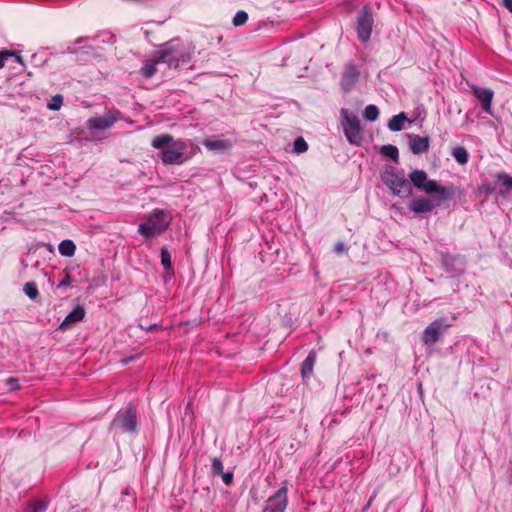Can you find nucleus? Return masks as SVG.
<instances>
[{"mask_svg": "<svg viewBox=\"0 0 512 512\" xmlns=\"http://www.w3.org/2000/svg\"><path fill=\"white\" fill-rule=\"evenodd\" d=\"M450 327L444 318H439L431 322L422 333V341L426 345H431L439 341L442 333Z\"/></svg>", "mask_w": 512, "mask_h": 512, "instance_id": "6e6552de", "label": "nucleus"}, {"mask_svg": "<svg viewBox=\"0 0 512 512\" xmlns=\"http://www.w3.org/2000/svg\"><path fill=\"white\" fill-rule=\"evenodd\" d=\"M431 196L432 198H426L423 196L413 198L408 204L409 210L415 214L429 213L446 201L440 200L438 198V194H433Z\"/></svg>", "mask_w": 512, "mask_h": 512, "instance_id": "0eeeda50", "label": "nucleus"}, {"mask_svg": "<svg viewBox=\"0 0 512 512\" xmlns=\"http://www.w3.org/2000/svg\"><path fill=\"white\" fill-rule=\"evenodd\" d=\"M340 115L341 126L349 143L357 146L361 145L363 141V135L362 127L358 116L351 113L346 108L341 109Z\"/></svg>", "mask_w": 512, "mask_h": 512, "instance_id": "39448f33", "label": "nucleus"}, {"mask_svg": "<svg viewBox=\"0 0 512 512\" xmlns=\"http://www.w3.org/2000/svg\"><path fill=\"white\" fill-rule=\"evenodd\" d=\"M72 283V277L71 275L67 272L64 276V278L58 283L57 287L58 288H61V287H66V286H69L70 284Z\"/></svg>", "mask_w": 512, "mask_h": 512, "instance_id": "473e14b6", "label": "nucleus"}, {"mask_svg": "<svg viewBox=\"0 0 512 512\" xmlns=\"http://www.w3.org/2000/svg\"><path fill=\"white\" fill-rule=\"evenodd\" d=\"M114 424L121 427L124 431H135L137 427L135 412L132 409H128L122 414H119Z\"/></svg>", "mask_w": 512, "mask_h": 512, "instance_id": "2eb2a0df", "label": "nucleus"}, {"mask_svg": "<svg viewBox=\"0 0 512 512\" xmlns=\"http://www.w3.org/2000/svg\"><path fill=\"white\" fill-rule=\"evenodd\" d=\"M170 215L161 209H155L145 216L144 221L138 226V232L147 239L162 234L170 225Z\"/></svg>", "mask_w": 512, "mask_h": 512, "instance_id": "20e7f679", "label": "nucleus"}, {"mask_svg": "<svg viewBox=\"0 0 512 512\" xmlns=\"http://www.w3.org/2000/svg\"><path fill=\"white\" fill-rule=\"evenodd\" d=\"M381 154L397 162L399 158L398 148L394 145H384L380 150Z\"/></svg>", "mask_w": 512, "mask_h": 512, "instance_id": "b1692460", "label": "nucleus"}, {"mask_svg": "<svg viewBox=\"0 0 512 512\" xmlns=\"http://www.w3.org/2000/svg\"><path fill=\"white\" fill-rule=\"evenodd\" d=\"M13 52L11 51H1L0 52V69L5 66V63L9 57H12Z\"/></svg>", "mask_w": 512, "mask_h": 512, "instance_id": "2f4dec72", "label": "nucleus"}, {"mask_svg": "<svg viewBox=\"0 0 512 512\" xmlns=\"http://www.w3.org/2000/svg\"><path fill=\"white\" fill-rule=\"evenodd\" d=\"M373 26L372 14L368 11L367 7H364L360 13L357 21V35L359 40L367 42L370 39Z\"/></svg>", "mask_w": 512, "mask_h": 512, "instance_id": "9d476101", "label": "nucleus"}, {"mask_svg": "<svg viewBox=\"0 0 512 512\" xmlns=\"http://www.w3.org/2000/svg\"><path fill=\"white\" fill-rule=\"evenodd\" d=\"M379 116V110L375 105H368L363 111V117L368 121H375Z\"/></svg>", "mask_w": 512, "mask_h": 512, "instance_id": "393cba45", "label": "nucleus"}, {"mask_svg": "<svg viewBox=\"0 0 512 512\" xmlns=\"http://www.w3.org/2000/svg\"><path fill=\"white\" fill-rule=\"evenodd\" d=\"M360 72L356 65L347 64L344 68L341 85L344 91H349L358 81Z\"/></svg>", "mask_w": 512, "mask_h": 512, "instance_id": "4468645a", "label": "nucleus"}, {"mask_svg": "<svg viewBox=\"0 0 512 512\" xmlns=\"http://www.w3.org/2000/svg\"><path fill=\"white\" fill-rule=\"evenodd\" d=\"M151 145L154 149L161 150L159 157L164 165H181L200 150L198 146H195L193 151L188 154L187 142L182 139L175 140L170 134L155 136Z\"/></svg>", "mask_w": 512, "mask_h": 512, "instance_id": "f257e3e1", "label": "nucleus"}, {"mask_svg": "<svg viewBox=\"0 0 512 512\" xmlns=\"http://www.w3.org/2000/svg\"><path fill=\"white\" fill-rule=\"evenodd\" d=\"M8 383L13 387V388H17L18 387V380L15 379V378H10L8 380Z\"/></svg>", "mask_w": 512, "mask_h": 512, "instance_id": "58836bf2", "label": "nucleus"}, {"mask_svg": "<svg viewBox=\"0 0 512 512\" xmlns=\"http://www.w3.org/2000/svg\"><path fill=\"white\" fill-rule=\"evenodd\" d=\"M12 57H14V58H15V61H16V62H18V63H19V64H21L22 66H25L24 61H23V58H22L19 54H17V53H15V52H13Z\"/></svg>", "mask_w": 512, "mask_h": 512, "instance_id": "4c0bfd02", "label": "nucleus"}, {"mask_svg": "<svg viewBox=\"0 0 512 512\" xmlns=\"http://www.w3.org/2000/svg\"><path fill=\"white\" fill-rule=\"evenodd\" d=\"M194 51L191 43L174 38L158 46V60L170 68L179 69L191 63Z\"/></svg>", "mask_w": 512, "mask_h": 512, "instance_id": "f03ea898", "label": "nucleus"}, {"mask_svg": "<svg viewBox=\"0 0 512 512\" xmlns=\"http://www.w3.org/2000/svg\"><path fill=\"white\" fill-rule=\"evenodd\" d=\"M85 317V310L81 306H77L74 310H72L66 318L63 320V322L60 325L61 329H67L73 324L83 320Z\"/></svg>", "mask_w": 512, "mask_h": 512, "instance_id": "f3484780", "label": "nucleus"}, {"mask_svg": "<svg viewBox=\"0 0 512 512\" xmlns=\"http://www.w3.org/2000/svg\"><path fill=\"white\" fill-rule=\"evenodd\" d=\"M413 185L428 195L438 194L440 200H450L455 195L453 186H440L435 180H429L427 173L423 170H413L409 174Z\"/></svg>", "mask_w": 512, "mask_h": 512, "instance_id": "7ed1b4c3", "label": "nucleus"}, {"mask_svg": "<svg viewBox=\"0 0 512 512\" xmlns=\"http://www.w3.org/2000/svg\"><path fill=\"white\" fill-rule=\"evenodd\" d=\"M503 6L512 13V0H502Z\"/></svg>", "mask_w": 512, "mask_h": 512, "instance_id": "e433bc0d", "label": "nucleus"}, {"mask_svg": "<svg viewBox=\"0 0 512 512\" xmlns=\"http://www.w3.org/2000/svg\"><path fill=\"white\" fill-rule=\"evenodd\" d=\"M498 181H500L505 188L510 191L512 190V177L506 173H500L497 175Z\"/></svg>", "mask_w": 512, "mask_h": 512, "instance_id": "c756f323", "label": "nucleus"}, {"mask_svg": "<svg viewBox=\"0 0 512 512\" xmlns=\"http://www.w3.org/2000/svg\"><path fill=\"white\" fill-rule=\"evenodd\" d=\"M452 156L461 165L466 164L469 159L467 150L464 147H460V146L456 147L452 150Z\"/></svg>", "mask_w": 512, "mask_h": 512, "instance_id": "5701e85b", "label": "nucleus"}, {"mask_svg": "<svg viewBox=\"0 0 512 512\" xmlns=\"http://www.w3.org/2000/svg\"><path fill=\"white\" fill-rule=\"evenodd\" d=\"M382 179L394 195L401 197L412 196V186L402 173L386 170Z\"/></svg>", "mask_w": 512, "mask_h": 512, "instance_id": "423d86ee", "label": "nucleus"}, {"mask_svg": "<svg viewBox=\"0 0 512 512\" xmlns=\"http://www.w3.org/2000/svg\"><path fill=\"white\" fill-rule=\"evenodd\" d=\"M161 263L165 269H172L171 255L166 248L161 249Z\"/></svg>", "mask_w": 512, "mask_h": 512, "instance_id": "cd10ccee", "label": "nucleus"}, {"mask_svg": "<svg viewBox=\"0 0 512 512\" xmlns=\"http://www.w3.org/2000/svg\"><path fill=\"white\" fill-rule=\"evenodd\" d=\"M162 60H158V49L154 53V56L152 59L146 60L143 64V66L140 69V74L148 79L151 78L157 71V64L161 63Z\"/></svg>", "mask_w": 512, "mask_h": 512, "instance_id": "a211bd4d", "label": "nucleus"}, {"mask_svg": "<svg viewBox=\"0 0 512 512\" xmlns=\"http://www.w3.org/2000/svg\"><path fill=\"white\" fill-rule=\"evenodd\" d=\"M248 20V14L245 11H238L233 17L232 23L234 26L238 27L244 25Z\"/></svg>", "mask_w": 512, "mask_h": 512, "instance_id": "bb28decb", "label": "nucleus"}, {"mask_svg": "<svg viewBox=\"0 0 512 512\" xmlns=\"http://www.w3.org/2000/svg\"><path fill=\"white\" fill-rule=\"evenodd\" d=\"M58 250L62 256L72 257L75 254L76 246L71 240H63L59 244Z\"/></svg>", "mask_w": 512, "mask_h": 512, "instance_id": "4be33fe9", "label": "nucleus"}, {"mask_svg": "<svg viewBox=\"0 0 512 512\" xmlns=\"http://www.w3.org/2000/svg\"><path fill=\"white\" fill-rule=\"evenodd\" d=\"M48 507V503L44 499H33L30 500L24 507L23 512H45Z\"/></svg>", "mask_w": 512, "mask_h": 512, "instance_id": "aec40b11", "label": "nucleus"}, {"mask_svg": "<svg viewBox=\"0 0 512 512\" xmlns=\"http://www.w3.org/2000/svg\"><path fill=\"white\" fill-rule=\"evenodd\" d=\"M407 137L409 140L410 150L414 154H423L428 152L430 146V139L428 136L408 134Z\"/></svg>", "mask_w": 512, "mask_h": 512, "instance_id": "dca6fc26", "label": "nucleus"}, {"mask_svg": "<svg viewBox=\"0 0 512 512\" xmlns=\"http://www.w3.org/2000/svg\"><path fill=\"white\" fill-rule=\"evenodd\" d=\"M308 149V144L302 137H298L294 141V151L298 154L306 152Z\"/></svg>", "mask_w": 512, "mask_h": 512, "instance_id": "c85d7f7f", "label": "nucleus"}, {"mask_svg": "<svg viewBox=\"0 0 512 512\" xmlns=\"http://www.w3.org/2000/svg\"><path fill=\"white\" fill-rule=\"evenodd\" d=\"M334 250L335 252L338 254V255H341L343 253L346 252V248H345V245L342 243V242H338L335 244V247H334Z\"/></svg>", "mask_w": 512, "mask_h": 512, "instance_id": "c9c22d12", "label": "nucleus"}, {"mask_svg": "<svg viewBox=\"0 0 512 512\" xmlns=\"http://www.w3.org/2000/svg\"><path fill=\"white\" fill-rule=\"evenodd\" d=\"M288 485L285 481L280 489L267 500L265 510L268 512H285L288 505Z\"/></svg>", "mask_w": 512, "mask_h": 512, "instance_id": "1a4fd4ad", "label": "nucleus"}, {"mask_svg": "<svg viewBox=\"0 0 512 512\" xmlns=\"http://www.w3.org/2000/svg\"><path fill=\"white\" fill-rule=\"evenodd\" d=\"M212 470L217 475L223 474V464L220 459L214 458L212 460Z\"/></svg>", "mask_w": 512, "mask_h": 512, "instance_id": "7c9ffc66", "label": "nucleus"}, {"mask_svg": "<svg viewBox=\"0 0 512 512\" xmlns=\"http://www.w3.org/2000/svg\"><path fill=\"white\" fill-rule=\"evenodd\" d=\"M222 476V480L226 485H230L233 481V474L231 472H223L220 474Z\"/></svg>", "mask_w": 512, "mask_h": 512, "instance_id": "f704fd0d", "label": "nucleus"}, {"mask_svg": "<svg viewBox=\"0 0 512 512\" xmlns=\"http://www.w3.org/2000/svg\"><path fill=\"white\" fill-rule=\"evenodd\" d=\"M118 111H108L103 116L92 117L87 121V127L95 130H105L113 126L119 119Z\"/></svg>", "mask_w": 512, "mask_h": 512, "instance_id": "9b49d317", "label": "nucleus"}, {"mask_svg": "<svg viewBox=\"0 0 512 512\" xmlns=\"http://www.w3.org/2000/svg\"><path fill=\"white\" fill-rule=\"evenodd\" d=\"M407 120V117L404 112L399 113L398 115L393 116L388 122V128L391 131H400L403 129L404 123Z\"/></svg>", "mask_w": 512, "mask_h": 512, "instance_id": "412c9836", "label": "nucleus"}, {"mask_svg": "<svg viewBox=\"0 0 512 512\" xmlns=\"http://www.w3.org/2000/svg\"><path fill=\"white\" fill-rule=\"evenodd\" d=\"M203 145L211 152H228L231 150L233 142L225 138L224 135H214L205 138Z\"/></svg>", "mask_w": 512, "mask_h": 512, "instance_id": "f8f14e48", "label": "nucleus"}, {"mask_svg": "<svg viewBox=\"0 0 512 512\" xmlns=\"http://www.w3.org/2000/svg\"><path fill=\"white\" fill-rule=\"evenodd\" d=\"M24 292L31 299H36L39 295L38 288L35 282H27L24 285Z\"/></svg>", "mask_w": 512, "mask_h": 512, "instance_id": "a878e982", "label": "nucleus"}, {"mask_svg": "<svg viewBox=\"0 0 512 512\" xmlns=\"http://www.w3.org/2000/svg\"><path fill=\"white\" fill-rule=\"evenodd\" d=\"M54 103L49 105V108L52 110H58L62 104V97L57 95L53 98Z\"/></svg>", "mask_w": 512, "mask_h": 512, "instance_id": "72a5a7b5", "label": "nucleus"}, {"mask_svg": "<svg viewBox=\"0 0 512 512\" xmlns=\"http://www.w3.org/2000/svg\"><path fill=\"white\" fill-rule=\"evenodd\" d=\"M315 362L316 355L314 352H310L301 366V374L303 378H307L312 375Z\"/></svg>", "mask_w": 512, "mask_h": 512, "instance_id": "6ab92c4d", "label": "nucleus"}, {"mask_svg": "<svg viewBox=\"0 0 512 512\" xmlns=\"http://www.w3.org/2000/svg\"><path fill=\"white\" fill-rule=\"evenodd\" d=\"M473 95L481 103L482 109L488 114H492V100L494 92L490 88H483L476 85H471Z\"/></svg>", "mask_w": 512, "mask_h": 512, "instance_id": "ddd939ff", "label": "nucleus"}]
</instances>
